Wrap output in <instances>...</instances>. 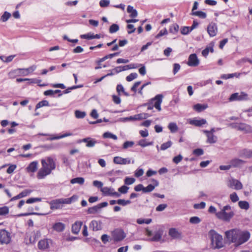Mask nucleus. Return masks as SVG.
<instances>
[{
    "instance_id": "obj_1",
    "label": "nucleus",
    "mask_w": 252,
    "mask_h": 252,
    "mask_svg": "<svg viewBox=\"0 0 252 252\" xmlns=\"http://www.w3.org/2000/svg\"><path fill=\"white\" fill-rule=\"evenodd\" d=\"M225 234L226 238L235 243L236 246H239L248 241L251 236L249 231L237 229L226 231Z\"/></svg>"
},
{
    "instance_id": "obj_2",
    "label": "nucleus",
    "mask_w": 252,
    "mask_h": 252,
    "mask_svg": "<svg viewBox=\"0 0 252 252\" xmlns=\"http://www.w3.org/2000/svg\"><path fill=\"white\" fill-rule=\"evenodd\" d=\"M42 167L37 173L38 179H44L47 176L51 174L53 170L56 167L55 159L51 157H47L41 160Z\"/></svg>"
},
{
    "instance_id": "obj_3",
    "label": "nucleus",
    "mask_w": 252,
    "mask_h": 252,
    "mask_svg": "<svg viewBox=\"0 0 252 252\" xmlns=\"http://www.w3.org/2000/svg\"><path fill=\"white\" fill-rule=\"evenodd\" d=\"M76 199V197L73 195L70 198L52 200L49 202L50 208L52 210L61 209L63 206V204H71Z\"/></svg>"
},
{
    "instance_id": "obj_4",
    "label": "nucleus",
    "mask_w": 252,
    "mask_h": 252,
    "mask_svg": "<svg viewBox=\"0 0 252 252\" xmlns=\"http://www.w3.org/2000/svg\"><path fill=\"white\" fill-rule=\"evenodd\" d=\"M208 234L211 241V244L214 249H220L223 247L221 235L213 229L210 230Z\"/></svg>"
},
{
    "instance_id": "obj_5",
    "label": "nucleus",
    "mask_w": 252,
    "mask_h": 252,
    "mask_svg": "<svg viewBox=\"0 0 252 252\" xmlns=\"http://www.w3.org/2000/svg\"><path fill=\"white\" fill-rule=\"evenodd\" d=\"M231 206L229 205L224 206L221 210L216 213V217L225 221H229L234 216V213L232 211L227 212V211L231 210Z\"/></svg>"
},
{
    "instance_id": "obj_6",
    "label": "nucleus",
    "mask_w": 252,
    "mask_h": 252,
    "mask_svg": "<svg viewBox=\"0 0 252 252\" xmlns=\"http://www.w3.org/2000/svg\"><path fill=\"white\" fill-rule=\"evenodd\" d=\"M162 98L163 95L162 94H158L151 99L150 102L146 104L145 105L148 106V110H152L155 107L158 111H160L161 110L160 105L162 102Z\"/></svg>"
},
{
    "instance_id": "obj_7",
    "label": "nucleus",
    "mask_w": 252,
    "mask_h": 252,
    "mask_svg": "<svg viewBox=\"0 0 252 252\" xmlns=\"http://www.w3.org/2000/svg\"><path fill=\"white\" fill-rule=\"evenodd\" d=\"M11 241L10 233L5 229L0 230V244H8Z\"/></svg>"
},
{
    "instance_id": "obj_8",
    "label": "nucleus",
    "mask_w": 252,
    "mask_h": 252,
    "mask_svg": "<svg viewBox=\"0 0 252 252\" xmlns=\"http://www.w3.org/2000/svg\"><path fill=\"white\" fill-rule=\"evenodd\" d=\"M168 235L174 240H181L183 238V233L176 228H170L168 231Z\"/></svg>"
},
{
    "instance_id": "obj_9",
    "label": "nucleus",
    "mask_w": 252,
    "mask_h": 252,
    "mask_svg": "<svg viewBox=\"0 0 252 252\" xmlns=\"http://www.w3.org/2000/svg\"><path fill=\"white\" fill-rule=\"evenodd\" d=\"M148 117V114L146 113H142L139 114L135 115L133 116L128 117L122 118L120 119V121L122 122H126L127 121H133L138 120L146 119Z\"/></svg>"
},
{
    "instance_id": "obj_10",
    "label": "nucleus",
    "mask_w": 252,
    "mask_h": 252,
    "mask_svg": "<svg viewBox=\"0 0 252 252\" xmlns=\"http://www.w3.org/2000/svg\"><path fill=\"white\" fill-rule=\"evenodd\" d=\"M141 65H142L141 64L131 63L124 66H117L115 67L113 70H114L116 73H118L123 71L127 70L130 69L136 68Z\"/></svg>"
},
{
    "instance_id": "obj_11",
    "label": "nucleus",
    "mask_w": 252,
    "mask_h": 252,
    "mask_svg": "<svg viewBox=\"0 0 252 252\" xmlns=\"http://www.w3.org/2000/svg\"><path fill=\"white\" fill-rule=\"evenodd\" d=\"M112 237L115 241L119 242L123 240L126 237V234L123 230L116 229L113 232Z\"/></svg>"
},
{
    "instance_id": "obj_12",
    "label": "nucleus",
    "mask_w": 252,
    "mask_h": 252,
    "mask_svg": "<svg viewBox=\"0 0 252 252\" xmlns=\"http://www.w3.org/2000/svg\"><path fill=\"white\" fill-rule=\"evenodd\" d=\"M187 64L190 66H197L199 64V60L196 54H191L189 55Z\"/></svg>"
},
{
    "instance_id": "obj_13",
    "label": "nucleus",
    "mask_w": 252,
    "mask_h": 252,
    "mask_svg": "<svg viewBox=\"0 0 252 252\" xmlns=\"http://www.w3.org/2000/svg\"><path fill=\"white\" fill-rule=\"evenodd\" d=\"M228 186L236 190L241 189L243 188V185L239 181L233 178L229 180Z\"/></svg>"
},
{
    "instance_id": "obj_14",
    "label": "nucleus",
    "mask_w": 252,
    "mask_h": 252,
    "mask_svg": "<svg viewBox=\"0 0 252 252\" xmlns=\"http://www.w3.org/2000/svg\"><path fill=\"white\" fill-rule=\"evenodd\" d=\"M218 28L216 24L211 23L207 27V32L210 36H215L217 33Z\"/></svg>"
},
{
    "instance_id": "obj_15",
    "label": "nucleus",
    "mask_w": 252,
    "mask_h": 252,
    "mask_svg": "<svg viewBox=\"0 0 252 252\" xmlns=\"http://www.w3.org/2000/svg\"><path fill=\"white\" fill-rule=\"evenodd\" d=\"M119 53H113V54H110L106 55L105 57H104L103 58L100 59L98 61L97 66H95V69H96V68H101L102 67H106V64H102L101 63L104 62L106 59H111V58H113V57H114L115 56H118L119 55Z\"/></svg>"
},
{
    "instance_id": "obj_16",
    "label": "nucleus",
    "mask_w": 252,
    "mask_h": 252,
    "mask_svg": "<svg viewBox=\"0 0 252 252\" xmlns=\"http://www.w3.org/2000/svg\"><path fill=\"white\" fill-rule=\"evenodd\" d=\"M245 163V161L238 158H235L230 161L231 167L240 168Z\"/></svg>"
},
{
    "instance_id": "obj_17",
    "label": "nucleus",
    "mask_w": 252,
    "mask_h": 252,
    "mask_svg": "<svg viewBox=\"0 0 252 252\" xmlns=\"http://www.w3.org/2000/svg\"><path fill=\"white\" fill-rule=\"evenodd\" d=\"M113 161L117 164H127L130 163V159L129 158H124L120 157H115Z\"/></svg>"
},
{
    "instance_id": "obj_18",
    "label": "nucleus",
    "mask_w": 252,
    "mask_h": 252,
    "mask_svg": "<svg viewBox=\"0 0 252 252\" xmlns=\"http://www.w3.org/2000/svg\"><path fill=\"white\" fill-rule=\"evenodd\" d=\"M51 242L50 239H45L41 240L38 243V248L40 250H45L49 248V243Z\"/></svg>"
},
{
    "instance_id": "obj_19",
    "label": "nucleus",
    "mask_w": 252,
    "mask_h": 252,
    "mask_svg": "<svg viewBox=\"0 0 252 252\" xmlns=\"http://www.w3.org/2000/svg\"><path fill=\"white\" fill-rule=\"evenodd\" d=\"M203 132L207 137V142L210 144L215 143L217 141V137L211 133H209V130H204Z\"/></svg>"
},
{
    "instance_id": "obj_20",
    "label": "nucleus",
    "mask_w": 252,
    "mask_h": 252,
    "mask_svg": "<svg viewBox=\"0 0 252 252\" xmlns=\"http://www.w3.org/2000/svg\"><path fill=\"white\" fill-rule=\"evenodd\" d=\"M163 230L162 229H159L154 232V236L151 239L152 241L158 242L160 241L163 235Z\"/></svg>"
},
{
    "instance_id": "obj_21",
    "label": "nucleus",
    "mask_w": 252,
    "mask_h": 252,
    "mask_svg": "<svg viewBox=\"0 0 252 252\" xmlns=\"http://www.w3.org/2000/svg\"><path fill=\"white\" fill-rule=\"evenodd\" d=\"M239 155L245 158H252V149H243L240 152Z\"/></svg>"
},
{
    "instance_id": "obj_22",
    "label": "nucleus",
    "mask_w": 252,
    "mask_h": 252,
    "mask_svg": "<svg viewBox=\"0 0 252 252\" xmlns=\"http://www.w3.org/2000/svg\"><path fill=\"white\" fill-rule=\"evenodd\" d=\"M38 162L34 161L30 163V164L26 168L28 172H35L37 169Z\"/></svg>"
},
{
    "instance_id": "obj_23",
    "label": "nucleus",
    "mask_w": 252,
    "mask_h": 252,
    "mask_svg": "<svg viewBox=\"0 0 252 252\" xmlns=\"http://www.w3.org/2000/svg\"><path fill=\"white\" fill-rule=\"evenodd\" d=\"M82 225V222L80 221H76L72 224L71 231L73 234H78L80 230L81 227Z\"/></svg>"
},
{
    "instance_id": "obj_24",
    "label": "nucleus",
    "mask_w": 252,
    "mask_h": 252,
    "mask_svg": "<svg viewBox=\"0 0 252 252\" xmlns=\"http://www.w3.org/2000/svg\"><path fill=\"white\" fill-rule=\"evenodd\" d=\"M154 185L150 184L147 187H144V192H149L153 191L156 187L158 186V182L155 179L152 180Z\"/></svg>"
},
{
    "instance_id": "obj_25",
    "label": "nucleus",
    "mask_w": 252,
    "mask_h": 252,
    "mask_svg": "<svg viewBox=\"0 0 252 252\" xmlns=\"http://www.w3.org/2000/svg\"><path fill=\"white\" fill-rule=\"evenodd\" d=\"M189 123L190 125L195 126H200L206 124L207 121L205 119H201L199 120L193 119L189 121Z\"/></svg>"
},
{
    "instance_id": "obj_26",
    "label": "nucleus",
    "mask_w": 252,
    "mask_h": 252,
    "mask_svg": "<svg viewBox=\"0 0 252 252\" xmlns=\"http://www.w3.org/2000/svg\"><path fill=\"white\" fill-rule=\"evenodd\" d=\"M239 130L244 131L246 133L252 132V127L246 124L240 123V126H239Z\"/></svg>"
},
{
    "instance_id": "obj_27",
    "label": "nucleus",
    "mask_w": 252,
    "mask_h": 252,
    "mask_svg": "<svg viewBox=\"0 0 252 252\" xmlns=\"http://www.w3.org/2000/svg\"><path fill=\"white\" fill-rule=\"evenodd\" d=\"M208 107V106L207 104L197 103L196 104H195L193 106V109L198 112L203 111V110L207 109Z\"/></svg>"
},
{
    "instance_id": "obj_28",
    "label": "nucleus",
    "mask_w": 252,
    "mask_h": 252,
    "mask_svg": "<svg viewBox=\"0 0 252 252\" xmlns=\"http://www.w3.org/2000/svg\"><path fill=\"white\" fill-rule=\"evenodd\" d=\"M21 70H22L21 68H18L16 69L11 70L8 73V76L9 78L14 79L16 76L20 75Z\"/></svg>"
},
{
    "instance_id": "obj_29",
    "label": "nucleus",
    "mask_w": 252,
    "mask_h": 252,
    "mask_svg": "<svg viewBox=\"0 0 252 252\" xmlns=\"http://www.w3.org/2000/svg\"><path fill=\"white\" fill-rule=\"evenodd\" d=\"M53 228L57 232H62L65 228V225L62 222H57L53 225Z\"/></svg>"
},
{
    "instance_id": "obj_30",
    "label": "nucleus",
    "mask_w": 252,
    "mask_h": 252,
    "mask_svg": "<svg viewBox=\"0 0 252 252\" xmlns=\"http://www.w3.org/2000/svg\"><path fill=\"white\" fill-rule=\"evenodd\" d=\"M127 11L130 14V17L135 18L137 16L138 13L136 9H134L133 6L128 5L127 7Z\"/></svg>"
},
{
    "instance_id": "obj_31",
    "label": "nucleus",
    "mask_w": 252,
    "mask_h": 252,
    "mask_svg": "<svg viewBox=\"0 0 252 252\" xmlns=\"http://www.w3.org/2000/svg\"><path fill=\"white\" fill-rule=\"evenodd\" d=\"M28 210L29 211L28 213L18 214L17 215V217H23V216H28L31 215H41L40 214H39V213L33 212L34 209L32 207H29L28 208Z\"/></svg>"
},
{
    "instance_id": "obj_32",
    "label": "nucleus",
    "mask_w": 252,
    "mask_h": 252,
    "mask_svg": "<svg viewBox=\"0 0 252 252\" xmlns=\"http://www.w3.org/2000/svg\"><path fill=\"white\" fill-rule=\"evenodd\" d=\"M85 142L86 143V146L88 147H92L94 145V141L91 140L89 137L84 138L80 140L79 142Z\"/></svg>"
},
{
    "instance_id": "obj_33",
    "label": "nucleus",
    "mask_w": 252,
    "mask_h": 252,
    "mask_svg": "<svg viewBox=\"0 0 252 252\" xmlns=\"http://www.w3.org/2000/svg\"><path fill=\"white\" fill-rule=\"evenodd\" d=\"M113 188L104 187L103 188L101 189V191L105 196H111L112 194V192L113 191Z\"/></svg>"
},
{
    "instance_id": "obj_34",
    "label": "nucleus",
    "mask_w": 252,
    "mask_h": 252,
    "mask_svg": "<svg viewBox=\"0 0 252 252\" xmlns=\"http://www.w3.org/2000/svg\"><path fill=\"white\" fill-rule=\"evenodd\" d=\"M239 207L242 209L247 210L250 207L249 203L246 201H240L238 202Z\"/></svg>"
},
{
    "instance_id": "obj_35",
    "label": "nucleus",
    "mask_w": 252,
    "mask_h": 252,
    "mask_svg": "<svg viewBox=\"0 0 252 252\" xmlns=\"http://www.w3.org/2000/svg\"><path fill=\"white\" fill-rule=\"evenodd\" d=\"M103 137L104 138H111V139H113L115 140H116L118 139L117 135H116L115 134H114L110 132H108V131L104 132L103 133Z\"/></svg>"
},
{
    "instance_id": "obj_36",
    "label": "nucleus",
    "mask_w": 252,
    "mask_h": 252,
    "mask_svg": "<svg viewBox=\"0 0 252 252\" xmlns=\"http://www.w3.org/2000/svg\"><path fill=\"white\" fill-rule=\"evenodd\" d=\"M168 127L172 133L176 132L178 129V126L175 123H169L168 126Z\"/></svg>"
},
{
    "instance_id": "obj_37",
    "label": "nucleus",
    "mask_w": 252,
    "mask_h": 252,
    "mask_svg": "<svg viewBox=\"0 0 252 252\" xmlns=\"http://www.w3.org/2000/svg\"><path fill=\"white\" fill-rule=\"evenodd\" d=\"M84 182V179L82 177H77L71 180L70 183L72 184H78L82 185Z\"/></svg>"
},
{
    "instance_id": "obj_38",
    "label": "nucleus",
    "mask_w": 252,
    "mask_h": 252,
    "mask_svg": "<svg viewBox=\"0 0 252 252\" xmlns=\"http://www.w3.org/2000/svg\"><path fill=\"white\" fill-rule=\"evenodd\" d=\"M191 15L196 16L202 19H205L207 16L206 13L201 11L191 12Z\"/></svg>"
},
{
    "instance_id": "obj_39",
    "label": "nucleus",
    "mask_w": 252,
    "mask_h": 252,
    "mask_svg": "<svg viewBox=\"0 0 252 252\" xmlns=\"http://www.w3.org/2000/svg\"><path fill=\"white\" fill-rule=\"evenodd\" d=\"M11 17V14L7 11L4 12L0 18V21L2 22H5L8 20Z\"/></svg>"
},
{
    "instance_id": "obj_40",
    "label": "nucleus",
    "mask_w": 252,
    "mask_h": 252,
    "mask_svg": "<svg viewBox=\"0 0 252 252\" xmlns=\"http://www.w3.org/2000/svg\"><path fill=\"white\" fill-rule=\"evenodd\" d=\"M75 117L77 119H82L84 118L86 114L84 111H81L80 110H75L74 112Z\"/></svg>"
},
{
    "instance_id": "obj_41",
    "label": "nucleus",
    "mask_w": 252,
    "mask_h": 252,
    "mask_svg": "<svg viewBox=\"0 0 252 252\" xmlns=\"http://www.w3.org/2000/svg\"><path fill=\"white\" fill-rule=\"evenodd\" d=\"M179 29V25L177 24H174L170 26L169 31L171 33H176L178 32Z\"/></svg>"
},
{
    "instance_id": "obj_42",
    "label": "nucleus",
    "mask_w": 252,
    "mask_h": 252,
    "mask_svg": "<svg viewBox=\"0 0 252 252\" xmlns=\"http://www.w3.org/2000/svg\"><path fill=\"white\" fill-rule=\"evenodd\" d=\"M172 145V142L171 141H168L167 142L161 144L160 146V150L164 151L168 148H170Z\"/></svg>"
},
{
    "instance_id": "obj_43",
    "label": "nucleus",
    "mask_w": 252,
    "mask_h": 252,
    "mask_svg": "<svg viewBox=\"0 0 252 252\" xmlns=\"http://www.w3.org/2000/svg\"><path fill=\"white\" fill-rule=\"evenodd\" d=\"M80 37L82 39H87L88 40L93 39L94 38V34L93 33L90 32L81 35Z\"/></svg>"
},
{
    "instance_id": "obj_44",
    "label": "nucleus",
    "mask_w": 252,
    "mask_h": 252,
    "mask_svg": "<svg viewBox=\"0 0 252 252\" xmlns=\"http://www.w3.org/2000/svg\"><path fill=\"white\" fill-rule=\"evenodd\" d=\"M72 134L70 132H66L63 134H62L60 136H54V137H52L51 138H50V140H56V139H61V138H64V137H67V136H71L72 135Z\"/></svg>"
},
{
    "instance_id": "obj_45",
    "label": "nucleus",
    "mask_w": 252,
    "mask_h": 252,
    "mask_svg": "<svg viewBox=\"0 0 252 252\" xmlns=\"http://www.w3.org/2000/svg\"><path fill=\"white\" fill-rule=\"evenodd\" d=\"M49 105V102L47 100H44L40 101L36 105V109L40 108L43 106H48Z\"/></svg>"
},
{
    "instance_id": "obj_46",
    "label": "nucleus",
    "mask_w": 252,
    "mask_h": 252,
    "mask_svg": "<svg viewBox=\"0 0 252 252\" xmlns=\"http://www.w3.org/2000/svg\"><path fill=\"white\" fill-rule=\"evenodd\" d=\"M119 30V26L116 24H113L109 28V32L111 33H113Z\"/></svg>"
},
{
    "instance_id": "obj_47",
    "label": "nucleus",
    "mask_w": 252,
    "mask_h": 252,
    "mask_svg": "<svg viewBox=\"0 0 252 252\" xmlns=\"http://www.w3.org/2000/svg\"><path fill=\"white\" fill-rule=\"evenodd\" d=\"M192 30L190 27H183L181 29V32L183 35H187Z\"/></svg>"
},
{
    "instance_id": "obj_48",
    "label": "nucleus",
    "mask_w": 252,
    "mask_h": 252,
    "mask_svg": "<svg viewBox=\"0 0 252 252\" xmlns=\"http://www.w3.org/2000/svg\"><path fill=\"white\" fill-rule=\"evenodd\" d=\"M117 204H118L119 205H122L124 206H126V205L131 203V201L129 200H126L125 199H118V200H117Z\"/></svg>"
},
{
    "instance_id": "obj_49",
    "label": "nucleus",
    "mask_w": 252,
    "mask_h": 252,
    "mask_svg": "<svg viewBox=\"0 0 252 252\" xmlns=\"http://www.w3.org/2000/svg\"><path fill=\"white\" fill-rule=\"evenodd\" d=\"M138 144L142 147H145L152 145V142H147L145 139H141L139 141Z\"/></svg>"
},
{
    "instance_id": "obj_50",
    "label": "nucleus",
    "mask_w": 252,
    "mask_h": 252,
    "mask_svg": "<svg viewBox=\"0 0 252 252\" xmlns=\"http://www.w3.org/2000/svg\"><path fill=\"white\" fill-rule=\"evenodd\" d=\"M240 73L237 74V73H232V74H224L221 76V78H223V79H227L233 78L234 76H235L236 77H238L240 76Z\"/></svg>"
},
{
    "instance_id": "obj_51",
    "label": "nucleus",
    "mask_w": 252,
    "mask_h": 252,
    "mask_svg": "<svg viewBox=\"0 0 252 252\" xmlns=\"http://www.w3.org/2000/svg\"><path fill=\"white\" fill-rule=\"evenodd\" d=\"M9 213V208L7 206L0 207V216L5 215Z\"/></svg>"
},
{
    "instance_id": "obj_52",
    "label": "nucleus",
    "mask_w": 252,
    "mask_h": 252,
    "mask_svg": "<svg viewBox=\"0 0 252 252\" xmlns=\"http://www.w3.org/2000/svg\"><path fill=\"white\" fill-rule=\"evenodd\" d=\"M201 221V220L198 217H192L189 219V222L192 224H198Z\"/></svg>"
},
{
    "instance_id": "obj_53",
    "label": "nucleus",
    "mask_w": 252,
    "mask_h": 252,
    "mask_svg": "<svg viewBox=\"0 0 252 252\" xmlns=\"http://www.w3.org/2000/svg\"><path fill=\"white\" fill-rule=\"evenodd\" d=\"M137 77V74L136 73H131L126 77V80L128 82H130Z\"/></svg>"
},
{
    "instance_id": "obj_54",
    "label": "nucleus",
    "mask_w": 252,
    "mask_h": 252,
    "mask_svg": "<svg viewBox=\"0 0 252 252\" xmlns=\"http://www.w3.org/2000/svg\"><path fill=\"white\" fill-rule=\"evenodd\" d=\"M135 181V179L133 178L126 177L125 179V184L127 185H132Z\"/></svg>"
},
{
    "instance_id": "obj_55",
    "label": "nucleus",
    "mask_w": 252,
    "mask_h": 252,
    "mask_svg": "<svg viewBox=\"0 0 252 252\" xmlns=\"http://www.w3.org/2000/svg\"><path fill=\"white\" fill-rule=\"evenodd\" d=\"M41 201V198L36 197V198H30L27 200L26 203L28 204L33 203L36 202H39Z\"/></svg>"
},
{
    "instance_id": "obj_56",
    "label": "nucleus",
    "mask_w": 252,
    "mask_h": 252,
    "mask_svg": "<svg viewBox=\"0 0 252 252\" xmlns=\"http://www.w3.org/2000/svg\"><path fill=\"white\" fill-rule=\"evenodd\" d=\"M82 87V85L73 86L72 87L68 88L67 89H66L64 91H63V93L64 94H68V93H70L71 90H74V89H77V88H81Z\"/></svg>"
},
{
    "instance_id": "obj_57",
    "label": "nucleus",
    "mask_w": 252,
    "mask_h": 252,
    "mask_svg": "<svg viewBox=\"0 0 252 252\" xmlns=\"http://www.w3.org/2000/svg\"><path fill=\"white\" fill-rule=\"evenodd\" d=\"M40 235V233L39 231H37L36 233H34L33 234V238L31 237L30 238V243H34L35 241V238L36 237H38Z\"/></svg>"
},
{
    "instance_id": "obj_58",
    "label": "nucleus",
    "mask_w": 252,
    "mask_h": 252,
    "mask_svg": "<svg viewBox=\"0 0 252 252\" xmlns=\"http://www.w3.org/2000/svg\"><path fill=\"white\" fill-rule=\"evenodd\" d=\"M230 198L233 202H236L239 200V197L236 192L231 193L230 195Z\"/></svg>"
},
{
    "instance_id": "obj_59",
    "label": "nucleus",
    "mask_w": 252,
    "mask_h": 252,
    "mask_svg": "<svg viewBox=\"0 0 252 252\" xmlns=\"http://www.w3.org/2000/svg\"><path fill=\"white\" fill-rule=\"evenodd\" d=\"M134 142L133 141H126L123 144V149H126L129 147H132L134 145Z\"/></svg>"
},
{
    "instance_id": "obj_60",
    "label": "nucleus",
    "mask_w": 252,
    "mask_h": 252,
    "mask_svg": "<svg viewBox=\"0 0 252 252\" xmlns=\"http://www.w3.org/2000/svg\"><path fill=\"white\" fill-rule=\"evenodd\" d=\"M110 4L109 0H101L99 2V5L101 7H107Z\"/></svg>"
},
{
    "instance_id": "obj_61",
    "label": "nucleus",
    "mask_w": 252,
    "mask_h": 252,
    "mask_svg": "<svg viewBox=\"0 0 252 252\" xmlns=\"http://www.w3.org/2000/svg\"><path fill=\"white\" fill-rule=\"evenodd\" d=\"M193 154L197 156H199L204 154V151L202 149L197 148L193 151Z\"/></svg>"
},
{
    "instance_id": "obj_62",
    "label": "nucleus",
    "mask_w": 252,
    "mask_h": 252,
    "mask_svg": "<svg viewBox=\"0 0 252 252\" xmlns=\"http://www.w3.org/2000/svg\"><path fill=\"white\" fill-rule=\"evenodd\" d=\"M167 207V205L166 204H161L158 205L156 210L158 212H160L163 211L166 207Z\"/></svg>"
},
{
    "instance_id": "obj_63",
    "label": "nucleus",
    "mask_w": 252,
    "mask_h": 252,
    "mask_svg": "<svg viewBox=\"0 0 252 252\" xmlns=\"http://www.w3.org/2000/svg\"><path fill=\"white\" fill-rule=\"evenodd\" d=\"M181 66L179 63H175L173 64V72L175 75L176 74L180 69Z\"/></svg>"
},
{
    "instance_id": "obj_64",
    "label": "nucleus",
    "mask_w": 252,
    "mask_h": 252,
    "mask_svg": "<svg viewBox=\"0 0 252 252\" xmlns=\"http://www.w3.org/2000/svg\"><path fill=\"white\" fill-rule=\"evenodd\" d=\"M129 189V188L127 187L126 186H123L119 188L118 189V190L119 192H120L121 193H126L128 190Z\"/></svg>"
}]
</instances>
